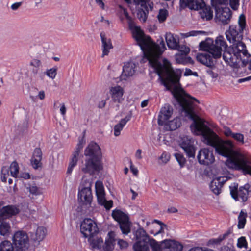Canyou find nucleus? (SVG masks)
I'll use <instances>...</instances> for the list:
<instances>
[{
	"instance_id": "nucleus-1",
	"label": "nucleus",
	"mask_w": 251,
	"mask_h": 251,
	"mask_svg": "<svg viewBox=\"0 0 251 251\" xmlns=\"http://www.w3.org/2000/svg\"><path fill=\"white\" fill-rule=\"evenodd\" d=\"M132 32V36L140 47L144 57L155 69L167 90H171L179 82L180 76L173 70L168 60L161 57L166 49L163 39L160 42V46L153 42L149 36H146L139 27H133Z\"/></svg>"
},
{
	"instance_id": "nucleus-2",
	"label": "nucleus",
	"mask_w": 251,
	"mask_h": 251,
	"mask_svg": "<svg viewBox=\"0 0 251 251\" xmlns=\"http://www.w3.org/2000/svg\"><path fill=\"white\" fill-rule=\"evenodd\" d=\"M200 48L203 50L208 51L215 58H220L222 51H223V59L234 68L237 67L240 60L244 65H246L249 57H251L243 42H236L228 47L224 37L222 36L217 37L214 43L210 39L201 42Z\"/></svg>"
},
{
	"instance_id": "nucleus-3",
	"label": "nucleus",
	"mask_w": 251,
	"mask_h": 251,
	"mask_svg": "<svg viewBox=\"0 0 251 251\" xmlns=\"http://www.w3.org/2000/svg\"><path fill=\"white\" fill-rule=\"evenodd\" d=\"M212 147L219 154L227 157L226 164L228 167L251 176V158L239 152H233L235 145L232 141L222 140L212 130Z\"/></svg>"
},
{
	"instance_id": "nucleus-4",
	"label": "nucleus",
	"mask_w": 251,
	"mask_h": 251,
	"mask_svg": "<svg viewBox=\"0 0 251 251\" xmlns=\"http://www.w3.org/2000/svg\"><path fill=\"white\" fill-rule=\"evenodd\" d=\"M12 242L15 251H27L30 247L28 235L23 230H19L14 233Z\"/></svg>"
},
{
	"instance_id": "nucleus-5",
	"label": "nucleus",
	"mask_w": 251,
	"mask_h": 251,
	"mask_svg": "<svg viewBox=\"0 0 251 251\" xmlns=\"http://www.w3.org/2000/svg\"><path fill=\"white\" fill-rule=\"evenodd\" d=\"M112 216L118 222L122 234L128 235L131 232L132 226L128 215L120 210H114L112 211Z\"/></svg>"
},
{
	"instance_id": "nucleus-6",
	"label": "nucleus",
	"mask_w": 251,
	"mask_h": 251,
	"mask_svg": "<svg viewBox=\"0 0 251 251\" xmlns=\"http://www.w3.org/2000/svg\"><path fill=\"white\" fill-rule=\"evenodd\" d=\"M101 159L97 158L86 157L84 163L80 168L81 171L84 174L94 175L102 169Z\"/></svg>"
},
{
	"instance_id": "nucleus-7",
	"label": "nucleus",
	"mask_w": 251,
	"mask_h": 251,
	"mask_svg": "<svg viewBox=\"0 0 251 251\" xmlns=\"http://www.w3.org/2000/svg\"><path fill=\"white\" fill-rule=\"evenodd\" d=\"M133 249L134 251H161L160 245L153 238L136 241Z\"/></svg>"
},
{
	"instance_id": "nucleus-8",
	"label": "nucleus",
	"mask_w": 251,
	"mask_h": 251,
	"mask_svg": "<svg viewBox=\"0 0 251 251\" xmlns=\"http://www.w3.org/2000/svg\"><path fill=\"white\" fill-rule=\"evenodd\" d=\"M96 194L97 201L99 204L103 206L106 209L109 210L113 205L112 201H107L105 199V193L102 183L97 181L95 183Z\"/></svg>"
},
{
	"instance_id": "nucleus-9",
	"label": "nucleus",
	"mask_w": 251,
	"mask_h": 251,
	"mask_svg": "<svg viewBox=\"0 0 251 251\" xmlns=\"http://www.w3.org/2000/svg\"><path fill=\"white\" fill-rule=\"evenodd\" d=\"M80 231L84 237L87 238L97 233L98 228L97 224L93 220L86 218L81 224Z\"/></svg>"
},
{
	"instance_id": "nucleus-10",
	"label": "nucleus",
	"mask_w": 251,
	"mask_h": 251,
	"mask_svg": "<svg viewBox=\"0 0 251 251\" xmlns=\"http://www.w3.org/2000/svg\"><path fill=\"white\" fill-rule=\"evenodd\" d=\"M179 145L189 158H194L196 147L194 146V140L191 138L187 136L182 137Z\"/></svg>"
},
{
	"instance_id": "nucleus-11",
	"label": "nucleus",
	"mask_w": 251,
	"mask_h": 251,
	"mask_svg": "<svg viewBox=\"0 0 251 251\" xmlns=\"http://www.w3.org/2000/svg\"><path fill=\"white\" fill-rule=\"evenodd\" d=\"M232 13L229 8H224L215 10V18L219 24L226 25L228 24L232 18Z\"/></svg>"
},
{
	"instance_id": "nucleus-12",
	"label": "nucleus",
	"mask_w": 251,
	"mask_h": 251,
	"mask_svg": "<svg viewBox=\"0 0 251 251\" xmlns=\"http://www.w3.org/2000/svg\"><path fill=\"white\" fill-rule=\"evenodd\" d=\"M237 185L234 186V188L230 187L232 197L235 200H239V198H240L243 202L246 201L250 192L249 190L250 187V185L246 184L244 186L240 187L239 190H237Z\"/></svg>"
},
{
	"instance_id": "nucleus-13",
	"label": "nucleus",
	"mask_w": 251,
	"mask_h": 251,
	"mask_svg": "<svg viewBox=\"0 0 251 251\" xmlns=\"http://www.w3.org/2000/svg\"><path fill=\"white\" fill-rule=\"evenodd\" d=\"M197 158L201 164L205 165L211 164L215 161L213 151L206 148L202 149L199 151Z\"/></svg>"
},
{
	"instance_id": "nucleus-14",
	"label": "nucleus",
	"mask_w": 251,
	"mask_h": 251,
	"mask_svg": "<svg viewBox=\"0 0 251 251\" xmlns=\"http://www.w3.org/2000/svg\"><path fill=\"white\" fill-rule=\"evenodd\" d=\"M84 143L85 141L84 140L83 138H82L79 140V142L76 146L75 150L74 151L72 154V157L70 160L67 171V174H70L72 172L73 168L76 165L78 159L79 152L82 149L83 144Z\"/></svg>"
},
{
	"instance_id": "nucleus-15",
	"label": "nucleus",
	"mask_w": 251,
	"mask_h": 251,
	"mask_svg": "<svg viewBox=\"0 0 251 251\" xmlns=\"http://www.w3.org/2000/svg\"><path fill=\"white\" fill-rule=\"evenodd\" d=\"M84 143L85 141L84 140L83 138H82L79 140V142L76 146L75 150L74 151L72 154V157L70 160L67 171V174H70L72 172L73 168L76 165L78 159L79 152L82 149L83 144Z\"/></svg>"
},
{
	"instance_id": "nucleus-16",
	"label": "nucleus",
	"mask_w": 251,
	"mask_h": 251,
	"mask_svg": "<svg viewBox=\"0 0 251 251\" xmlns=\"http://www.w3.org/2000/svg\"><path fill=\"white\" fill-rule=\"evenodd\" d=\"M86 157L97 158L101 159V151L99 146L95 142H91L84 151Z\"/></svg>"
},
{
	"instance_id": "nucleus-17",
	"label": "nucleus",
	"mask_w": 251,
	"mask_h": 251,
	"mask_svg": "<svg viewBox=\"0 0 251 251\" xmlns=\"http://www.w3.org/2000/svg\"><path fill=\"white\" fill-rule=\"evenodd\" d=\"M19 212L20 209L16 205H9L4 206L0 210V221L10 218Z\"/></svg>"
},
{
	"instance_id": "nucleus-18",
	"label": "nucleus",
	"mask_w": 251,
	"mask_h": 251,
	"mask_svg": "<svg viewBox=\"0 0 251 251\" xmlns=\"http://www.w3.org/2000/svg\"><path fill=\"white\" fill-rule=\"evenodd\" d=\"M205 6L203 0H180V7L181 8L188 7L191 10H198Z\"/></svg>"
},
{
	"instance_id": "nucleus-19",
	"label": "nucleus",
	"mask_w": 251,
	"mask_h": 251,
	"mask_svg": "<svg viewBox=\"0 0 251 251\" xmlns=\"http://www.w3.org/2000/svg\"><path fill=\"white\" fill-rule=\"evenodd\" d=\"M228 180L226 176L217 177L214 178L211 182L210 188L211 190L216 195L221 192V189L224 184Z\"/></svg>"
},
{
	"instance_id": "nucleus-20",
	"label": "nucleus",
	"mask_w": 251,
	"mask_h": 251,
	"mask_svg": "<svg viewBox=\"0 0 251 251\" xmlns=\"http://www.w3.org/2000/svg\"><path fill=\"white\" fill-rule=\"evenodd\" d=\"M173 109L168 104H165L160 111L158 118V124L160 126H163L173 114Z\"/></svg>"
},
{
	"instance_id": "nucleus-21",
	"label": "nucleus",
	"mask_w": 251,
	"mask_h": 251,
	"mask_svg": "<svg viewBox=\"0 0 251 251\" xmlns=\"http://www.w3.org/2000/svg\"><path fill=\"white\" fill-rule=\"evenodd\" d=\"M159 244L161 249L162 248L170 249V251H182L183 249L182 245L174 240L166 239L161 242Z\"/></svg>"
},
{
	"instance_id": "nucleus-22",
	"label": "nucleus",
	"mask_w": 251,
	"mask_h": 251,
	"mask_svg": "<svg viewBox=\"0 0 251 251\" xmlns=\"http://www.w3.org/2000/svg\"><path fill=\"white\" fill-rule=\"evenodd\" d=\"M33 229H35V231L30 232V236L31 239L35 242L39 243L42 241L46 235V229L43 226H37L34 224L31 226Z\"/></svg>"
},
{
	"instance_id": "nucleus-23",
	"label": "nucleus",
	"mask_w": 251,
	"mask_h": 251,
	"mask_svg": "<svg viewBox=\"0 0 251 251\" xmlns=\"http://www.w3.org/2000/svg\"><path fill=\"white\" fill-rule=\"evenodd\" d=\"M78 200L83 204L90 205L92 201V191L90 187H85L80 191L78 194Z\"/></svg>"
},
{
	"instance_id": "nucleus-24",
	"label": "nucleus",
	"mask_w": 251,
	"mask_h": 251,
	"mask_svg": "<svg viewBox=\"0 0 251 251\" xmlns=\"http://www.w3.org/2000/svg\"><path fill=\"white\" fill-rule=\"evenodd\" d=\"M226 35L227 40L230 43H236L241 41L242 35L239 32L237 27L233 25L230 26L229 30L226 32Z\"/></svg>"
},
{
	"instance_id": "nucleus-25",
	"label": "nucleus",
	"mask_w": 251,
	"mask_h": 251,
	"mask_svg": "<svg viewBox=\"0 0 251 251\" xmlns=\"http://www.w3.org/2000/svg\"><path fill=\"white\" fill-rule=\"evenodd\" d=\"M199 47H200V44H199ZM200 49L201 50L205 51V50H203L201 48H200ZM207 51L208 53H204L197 54V59L199 62L207 66V67H211L213 65V58H215V57H214L212 54L208 51L207 50ZM216 58H215V59Z\"/></svg>"
},
{
	"instance_id": "nucleus-26",
	"label": "nucleus",
	"mask_w": 251,
	"mask_h": 251,
	"mask_svg": "<svg viewBox=\"0 0 251 251\" xmlns=\"http://www.w3.org/2000/svg\"><path fill=\"white\" fill-rule=\"evenodd\" d=\"M135 64L132 62L125 64L121 76V79L126 80L128 77L132 76L135 73Z\"/></svg>"
},
{
	"instance_id": "nucleus-27",
	"label": "nucleus",
	"mask_w": 251,
	"mask_h": 251,
	"mask_svg": "<svg viewBox=\"0 0 251 251\" xmlns=\"http://www.w3.org/2000/svg\"><path fill=\"white\" fill-rule=\"evenodd\" d=\"M223 134L227 137H231L240 144H244V136L240 133H234L228 127H224Z\"/></svg>"
},
{
	"instance_id": "nucleus-28",
	"label": "nucleus",
	"mask_w": 251,
	"mask_h": 251,
	"mask_svg": "<svg viewBox=\"0 0 251 251\" xmlns=\"http://www.w3.org/2000/svg\"><path fill=\"white\" fill-rule=\"evenodd\" d=\"M110 92L113 102L118 103L122 102L124 100L123 98L124 91L121 87L117 86L111 87Z\"/></svg>"
},
{
	"instance_id": "nucleus-29",
	"label": "nucleus",
	"mask_w": 251,
	"mask_h": 251,
	"mask_svg": "<svg viewBox=\"0 0 251 251\" xmlns=\"http://www.w3.org/2000/svg\"><path fill=\"white\" fill-rule=\"evenodd\" d=\"M115 233L113 231H110L108 233L107 238L105 240L104 245L103 246L104 251H113L115 244Z\"/></svg>"
},
{
	"instance_id": "nucleus-30",
	"label": "nucleus",
	"mask_w": 251,
	"mask_h": 251,
	"mask_svg": "<svg viewBox=\"0 0 251 251\" xmlns=\"http://www.w3.org/2000/svg\"><path fill=\"white\" fill-rule=\"evenodd\" d=\"M165 40L169 48L175 49L177 48L179 43V38L171 33H167L165 35Z\"/></svg>"
},
{
	"instance_id": "nucleus-31",
	"label": "nucleus",
	"mask_w": 251,
	"mask_h": 251,
	"mask_svg": "<svg viewBox=\"0 0 251 251\" xmlns=\"http://www.w3.org/2000/svg\"><path fill=\"white\" fill-rule=\"evenodd\" d=\"M101 38L102 47V57L104 55H107L109 53V50L113 48V46L110 39H107L104 34L100 33Z\"/></svg>"
},
{
	"instance_id": "nucleus-32",
	"label": "nucleus",
	"mask_w": 251,
	"mask_h": 251,
	"mask_svg": "<svg viewBox=\"0 0 251 251\" xmlns=\"http://www.w3.org/2000/svg\"><path fill=\"white\" fill-rule=\"evenodd\" d=\"M199 10H200L199 13L202 19L206 21L212 19L213 12L212 8L209 6H207L205 4V6H202Z\"/></svg>"
},
{
	"instance_id": "nucleus-33",
	"label": "nucleus",
	"mask_w": 251,
	"mask_h": 251,
	"mask_svg": "<svg viewBox=\"0 0 251 251\" xmlns=\"http://www.w3.org/2000/svg\"><path fill=\"white\" fill-rule=\"evenodd\" d=\"M131 116L127 115L125 118L122 119L119 123L114 127V135L118 136L120 135L121 131L123 129L124 126L128 121L130 120Z\"/></svg>"
},
{
	"instance_id": "nucleus-34",
	"label": "nucleus",
	"mask_w": 251,
	"mask_h": 251,
	"mask_svg": "<svg viewBox=\"0 0 251 251\" xmlns=\"http://www.w3.org/2000/svg\"><path fill=\"white\" fill-rule=\"evenodd\" d=\"M181 120L179 118H176L173 120L166 122L164 124V127L167 130H175L180 126Z\"/></svg>"
},
{
	"instance_id": "nucleus-35",
	"label": "nucleus",
	"mask_w": 251,
	"mask_h": 251,
	"mask_svg": "<svg viewBox=\"0 0 251 251\" xmlns=\"http://www.w3.org/2000/svg\"><path fill=\"white\" fill-rule=\"evenodd\" d=\"M88 237V240L93 248L100 249L101 247L103 240L101 237L95 236L94 235Z\"/></svg>"
},
{
	"instance_id": "nucleus-36",
	"label": "nucleus",
	"mask_w": 251,
	"mask_h": 251,
	"mask_svg": "<svg viewBox=\"0 0 251 251\" xmlns=\"http://www.w3.org/2000/svg\"><path fill=\"white\" fill-rule=\"evenodd\" d=\"M11 227L9 223L0 221V234L1 236H8L9 234Z\"/></svg>"
},
{
	"instance_id": "nucleus-37",
	"label": "nucleus",
	"mask_w": 251,
	"mask_h": 251,
	"mask_svg": "<svg viewBox=\"0 0 251 251\" xmlns=\"http://www.w3.org/2000/svg\"><path fill=\"white\" fill-rule=\"evenodd\" d=\"M134 234L136 241H138V240H145L151 239L150 236L147 234L145 230L142 228H138L134 232Z\"/></svg>"
},
{
	"instance_id": "nucleus-38",
	"label": "nucleus",
	"mask_w": 251,
	"mask_h": 251,
	"mask_svg": "<svg viewBox=\"0 0 251 251\" xmlns=\"http://www.w3.org/2000/svg\"><path fill=\"white\" fill-rule=\"evenodd\" d=\"M13 244L8 240L2 241L0 244V251H14Z\"/></svg>"
},
{
	"instance_id": "nucleus-39",
	"label": "nucleus",
	"mask_w": 251,
	"mask_h": 251,
	"mask_svg": "<svg viewBox=\"0 0 251 251\" xmlns=\"http://www.w3.org/2000/svg\"><path fill=\"white\" fill-rule=\"evenodd\" d=\"M228 0H211V4L215 10L224 8V6L228 4Z\"/></svg>"
},
{
	"instance_id": "nucleus-40",
	"label": "nucleus",
	"mask_w": 251,
	"mask_h": 251,
	"mask_svg": "<svg viewBox=\"0 0 251 251\" xmlns=\"http://www.w3.org/2000/svg\"><path fill=\"white\" fill-rule=\"evenodd\" d=\"M246 217L247 213H244L243 211L241 210L238 216V228L239 229H242L244 227L246 222Z\"/></svg>"
},
{
	"instance_id": "nucleus-41",
	"label": "nucleus",
	"mask_w": 251,
	"mask_h": 251,
	"mask_svg": "<svg viewBox=\"0 0 251 251\" xmlns=\"http://www.w3.org/2000/svg\"><path fill=\"white\" fill-rule=\"evenodd\" d=\"M148 14V7L145 8H142L139 10L137 13V16L139 20L143 22L146 21L147 16Z\"/></svg>"
},
{
	"instance_id": "nucleus-42",
	"label": "nucleus",
	"mask_w": 251,
	"mask_h": 251,
	"mask_svg": "<svg viewBox=\"0 0 251 251\" xmlns=\"http://www.w3.org/2000/svg\"><path fill=\"white\" fill-rule=\"evenodd\" d=\"M10 171L12 176L17 177L19 173V166L16 162L14 161L11 163L10 166Z\"/></svg>"
},
{
	"instance_id": "nucleus-43",
	"label": "nucleus",
	"mask_w": 251,
	"mask_h": 251,
	"mask_svg": "<svg viewBox=\"0 0 251 251\" xmlns=\"http://www.w3.org/2000/svg\"><path fill=\"white\" fill-rule=\"evenodd\" d=\"M168 15V11L165 9H161L159 10L157 17L159 22L161 23L166 20Z\"/></svg>"
},
{
	"instance_id": "nucleus-44",
	"label": "nucleus",
	"mask_w": 251,
	"mask_h": 251,
	"mask_svg": "<svg viewBox=\"0 0 251 251\" xmlns=\"http://www.w3.org/2000/svg\"><path fill=\"white\" fill-rule=\"evenodd\" d=\"M57 68L56 67H54L47 70V71L45 72V74H46L48 77L51 78L52 79H53L55 78L57 75Z\"/></svg>"
},
{
	"instance_id": "nucleus-45",
	"label": "nucleus",
	"mask_w": 251,
	"mask_h": 251,
	"mask_svg": "<svg viewBox=\"0 0 251 251\" xmlns=\"http://www.w3.org/2000/svg\"><path fill=\"white\" fill-rule=\"evenodd\" d=\"M206 70V73L210 75L212 78H216L218 77V74L216 72V68L213 65Z\"/></svg>"
},
{
	"instance_id": "nucleus-46",
	"label": "nucleus",
	"mask_w": 251,
	"mask_h": 251,
	"mask_svg": "<svg viewBox=\"0 0 251 251\" xmlns=\"http://www.w3.org/2000/svg\"><path fill=\"white\" fill-rule=\"evenodd\" d=\"M175 156L181 167H183L186 163V159L184 156L179 153H176Z\"/></svg>"
},
{
	"instance_id": "nucleus-47",
	"label": "nucleus",
	"mask_w": 251,
	"mask_h": 251,
	"mask_svg": "<svg viewBox=\"0 0 251 251\" xmlns=\"http://www.w3.org/2000/svg\"><path fill=\"white\" fill-rule=\"evenodd\" d=\"M42 158H32L31 159V164L33 168L37 169L42 166L41 161Z\"/></svg>"
},
{
	"instance_id": "nucleus-48",
	"label": "nucleus",
	"mask_w": 251,
	"mask_h": 251,
	"mask_svg": "<svg viewBox=\"0 0 251 251\" xmlns=\"http://www.w3.org/2000/svg\"><path fill=\"white\" fill-rule=\"evenodd\" d=\"M30 194L34 195H39L41 194V192L40 189L36 186L34 185H30L27 187Z\"/></svg>"
},
{
	"instance_id": "nucleus-49",
	"label": "nucleus",
	"mask_w": 251,
	"mask_h": 251,
	"mask_svg": "<svg viewBox=\"0 0 251 251\" xmlns=\"http://www.w3.org/2000/svg\"><path fill=\"white\" fill-rule=\"evenodd\" d=\"M238 24L240 27V29L239 30L242 31L245 28L246 25L245 17L243 14H242L239 16Z\"/></svg>"
},
{
	"instance_id": "nucleus-50",
	"label": "nucleus",
	"mask_w": 251,
	"mask_h": 251,
	"mask_svg": "<svg viewBox=\"0 0 251 251\" xmlns=\"http://www.w3.org/2000/svg\"><path fill=\"white\" fill-rule=\"evenodd\" d=\"M230 233L231 231L230 230H228L224 234L219 236V237L218 238L213 239V243L215 244L220 243L221 241H222L223 240L226 238Z\"/></svg>"
},
{
	"instance_id": "nucleus-51",
	"label": "nucleus",
	"mask_w": 251,
	"mask_h": 251,
	"mask_svg": "<svg viewBox=\"0 0 251 251\" xmlns=\"http://www.w3.org/2000/svg\"><path fill=\"white\" fill-rule=\"evenodd\" d=\"M175 49L181 52L182 54L185 55L188 54L190 51V49L188 47H186L185 46L180 45L179 44H178L177 48H176Z\"/></svg>"
},
{
	"instance_id": "nucleus-52",
	"label": "nucleus",
	"mask_w": 251,
	"mask_h": 251,
	"mask_svg": "<svg viewBox=\"0 0 251 251\" xmlns=\"http://www.w3.org/2000/svg\"><path fill=\"white\" fill-rule=\"evenodd\" d=\"M237 247L241 248L243 247L247 248V242L245 237H241L238 239Z\"/></svg>"
},
{
	"instance_id": "nucleus-53",
	"label": "nucleus",
	"mask_w": 251,
	"mask_h": 251,
	"mask_svg": "<svg viewBox=\"0 0 251 251\" xmlns=\"http://www.w3.org/2000/svg\"><path fill=\"white\" fill-rule=\"evenodd\" d=\"M9 174L8 171V169L6 168H3L1 170V179L2 181L4 182H6L7 181V178L8 176H9Z\"/></svg>"
},
{
	"instance_id": "nucleus-54",
	"label": "nucleus",
	"mask_w": 251,
	"mask_h": 251,
	"mask_svg": "<svg viewBox=\"0 0 251 251\" xmlns=\"http://www.w3.org/2000/svg\"><path fill=\"white\" fill-rule=\"evenodd\" d=\"M150 0H133L136 5H140L142 7H147V3Z\"/></svg>"
},
{
	"instance_id": "nucleus-55",
	"label": "nucleus",
	"mask_w": 251,
	"mask_h": 251,
	"mask_svg": "<svg viewBox=\"0 0 251 251\" xmlns=\"http://www.w3.org/2000/svg\"><path fill=\"white\" fill-rule=\"evenodd\" d=\"M229 5L233 10H237L239 6L240 0H229Z\"/></svg>"
},
{
	"instance_id": "nucleus-56",
	"label": "nucleus",
	"mask_w": 251,
	"mask_h": 251,
	"mask_svg": "<svg viewBox=\"0 0 251 251\" xmlns=\"http://www.w3.org/2000/svg\"><path fill=\"white\" fill-rule=\"evenodd\" d=\"M42 153L41 149L40 148H36L34 151L32 158H42Z\"/></svg>"
},
{
	"instance_id": "nucleus-57",
	"label": "nucleus",
	"mask_w": 251,
	"mask_h": 251,
	"mask_svg": "<svg viewBox=\"0 0 251 251\" xmlns=\"http://www.w3.org/2000/svg\"><path fill=\"white\" fill-rule=\"evenodd\" d=\"M170 158V155L165 152H163L159 157V159L161 160L164 164L166 163L169 160Z\"/></svg>"
},
{
	"instance_id": "nucleus-58",
	"label": "nucleus",
	"mask_w": 251,
	"mask_h": 251,
	"mask_svg": "<svg viewBox=\"0 0 251 251\" xmlns=\"http://www.w3.org/2000/svg\"><path fill=\"white\" fill-rule=\"evenodd\" d=\"M201 31H191L190 32L184 33L182 34L183 36L185 38L188 37L189 36H194L199 34Z\"/></svg>"
},
{
	"instance_id": "nucleus-59",
	"label": "nucleus",
	"mask_w": 251,
	"mask_h": 251,
	"mask_svg": "<svg viewBox=\"0 0 251 251\" xmlns=\"http://www.w3.org/2000/svg\"><path fill=\"white\" fill-rule=\"evenodd\" d=\"M118 245L121 249H126L128 247V244L123 239H119L118 241Z\"/></svg>"
},
{
	"instance_id": "nucleus-60",
	"label": "nucleus",
	"mask_w": 251,
	"mask_h": 251,
	"mask_svg": "<svg viewBox=\"0 0 251 251\" xmlns=\"http://www.w3.org/2000/svg\"><path fill=\"white\" fill-rule=\"evenodd\" d=\"M30 64L31 66L38 68L41 66V62L40 60H39L38 59H33L30 63Z\"/></svg>"
},
{
	"instance_id": "nucleus-61",
	"label": "nucleus",
	"mask_w": 251,
	"mask_h": 251,
	"mask_svg": "<svg viewBox=\"0 0 251 251\" xmlns=\"http://www.w3.org/2000/svg\"><path fill=\"white\" fill-rule=\"evenodd\" d=\"M60 107V111L62 116H65L66 112V107L64 103H61L59 104Z\"/></svg>"
},
{
	"instance_id": "nucleus-62",
	"label": "nucleus",
	"mask_w": 251,
	"mask_h": 251,
	"mask_svg": "<svg viewBox=\"0 0 251 251\" xmlns=\"http://www.w3.org/2000/svg\"><path fill=\"white\" fill-rule=\"evenodd\" d=\"M167 225L164 224V223L160 225V229L157 232H156V233L155 234V235L159 234L160 233H163L164 229L165 228H167Z\"/></svg>"
},
{
	"instance_id": "nucleus-63",
	"label": "nucleus",
	"mask_w": 251,
	"mask_h": 251,
	"mask_svg": "<svg viewBox=\"0 0 251 251\" xmlns=\"http://www.w3.org/2000/svg\"><path fill=\"white\" fill-rule=\"evenodd\" d=\"M33 211L30 210L28 208V206H26V208L25 211L24 212V215L27 217H30V216L32 214Z\"/></svg>"
},
{
	"instance_id": "nucleus-64",
	"label": "nucleus",
	"mask_w": 251,
	"mask_h": 251,
	"mask_svg": "<svg viewBox=\"0 0 251 251\" xmlns=\"http://www.w3.org/2000/svg\"><path fill=\"white\" fill-rule=\"evenodd\" d=\"M22 4L21 2L14 3L11 5V8L13 10H16L22 5Z\"/></svg>"
}]
</instances>
